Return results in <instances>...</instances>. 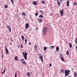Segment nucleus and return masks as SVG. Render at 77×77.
Instances as JSON below:
<instances>
[{"mask_svg":"<svg viewBox=\"0 0 77 77\" xmlns=\"http://www.w3.org/2000/svg\"><path fill=\"white\" fill-rule=\"evenodd\" d=\"M22 54L23 56V57H24V59H25V60H27V53L23 52L22 53Z\"/></svg>","mask_w":77,"mask_h":77,"instance_id":"1","label":"nucleus"},{"mask_svg":"<svg viewBox=\"0 0 77 77\" xmlns=\"http://www.w3.org/2000/svg\"><path fill=\"white\" fill-rule=\"evenodd\" d=\"M65 76L66 77V76H68L69 75V73L70 72V71L69 70H65Z\"/></svg>","mask_w":77,"mask_h":77,"instance_id":"2","label":"nucleus"},{"mask_svg":"<svg viewBox=\"0 0 77 77\" xmlns=\"http://www.w3.org/2000/svg\"><path fill=\"white\" fill-rule=\"evenodd\" d=\"M47 28L45 27L44 29H43V33H44L45 35V36L46 35H45V33L47 32Z\"/></svg>","mask_w":77,"mask_h":77,"instance_id":"3","label":"nucleus"},{"mask_svg":"<svg viewBox=\"0 0 77 77\" xmlns=\"http://www.w3.org/2000/svg\"><path fill=\"white\" fill-rule=\"evenodd\" d=\"M39 58L40 59L42 62H43V56H42L41 54H40V55H39Z\"/></svg>","mask_w":77,"mask_h":77,"instance_id":"4","label":"nucleus"},{"mask_svg":"<svg viewBox=\"0 0 77 77\" xmlns=\"http://www.w3.org/2000/svg\"><path fill=\"white\" fill-rule=\"evenodd\" d=\"M5 49L6 52V54H8L9 53V50L7 49L6 46H5Z\"/></svg>","mask_w":77,"mask_h":77,"instance_id":"5","label":"nucleus"},{"mask_svg":"<svg viewBox=\"0 0 77 77\" xmlns=\"http://www.w3.org/2000/svg\"><path fill=\"white\" fill-rule=\"evenodd\" d=\"M29 27V23H27L25 24V28L26 29H27Z\"/></svg>","mask_w":77,"mask_h":77,"instance_id":"6","label":"nucleus"},{"mask_svg":"<svg viewBox=\"0 0 77 77\" xmlns=\"http://www.w3.org/2000/svg\"><path fill=\"white\" fill-rule=\"evenodd\" d=\"M60 15L61 16H63V9L62 10L60 11Z\"/></svg>","mask_w":77,"mask_h":77,"instance_id":"7","label":"nucleus"},{"mask_svg":"<svg viewBox=\"0 0 77 77\" xmlns=\"http://www.w3.org/2000/svg\"><path fill=\"white\" fill-rule=\"evenodd\" d=\"M22 15L23 17H26V14L24 12H23L22 13Z\"/></svg>","mask_w":77,"mask_h":77,"instance_id":"8","label":"nucleus"},{"mask_svg":"<svg viewBox=\"0 0 77 77\" xmlns=\"http://www.w3.org/2000/svg\"><path fill=\"white\" fill-rule=\"evenodd\" d=\"M6 27L9 29V32H11V29L10 28V26H9L8 25H6Z\"/></svg>","mask_w":77,"mask_h":77,"instance_id":"9","label":"nucleus"},{"mask_svg":"<svg viewBox=\"0 0 77 77\" xmlns=\"http://www.w3.org/2000/svg\"><path fill=\"white\" fill-rule=\"evenodd\" d=\"M38 21L39 23H42V19H38Z\"/></svg>","mask_w":77,"mask_h":77,"instance_id":"10","label":"nucleus"},{"mask_svg":"<svg viewBox=\"0 0 77 77\" xmlns=\"http://www.w3.org/2000/svg\"><path fill=\"white\" fill-rule=\"evenodd\" d=\"M37 2L36 1H34L33 2V5H35V6H36L37 5Z\"/></svg>","mask_w":77,"mask_h":77,"instance_id":"11","label":"nucleus"},{"mask_svg":"<svg viewBox=\"0 0 77 77\" xmlns=\"http://www.w3.org/2000/svg\"><path fill=\"white\" fill-rule=\"evenodd\" d=\"M22 64H24V65H26V62L25 61H24V60L23 62L22 61Z\"/></svg>","mask_w":77,"mask_h":77,"instance_id":"12","label":"nucleus"},{"mask_svg":"<svg viewBox=\"0 0 77 77\" xmlns=\"http://www.w3.org/2000/svg\"><path fill=\"white\" fill-rule=\"evenodd\" d=\"M69 1L68 0H67V4H66V5L67 6H69Z\"/></svg>","mask_w":77,"mask_h":77,"instance_id":"13","label":"nucleus"},{"mask_svg":"<svg viewBox=\"0 0 77 77\" xmlns=\"http://www.w3.org/2000/svg\"><path fill=\"white\" fill-rule=\"evenodd\" d=\"M56 49V51H59V47H57Z\"/></svg>","mask_w":77,"mask_h":77,"instance_id":"14","label":"nucleus"},{"mask_svg":"<svg viewBox=\"0 0 77 77\" xmlns=\"http://www.w3.org/2000/svg\"><path fill=\"white\" fill-rule=\"evenodd\" d=\"M66 54H67V55L68 56H69V51H67L66 53Z\"/></svg>","mask_w":77,"mask_h":77,"instance_id":"15","label":"nucleus"},{"mask_svg":"<svg viewBox=\"0 0 77 77\" xmlns=\"http://www.w3.org/2000/svg\"><path fill=\"white\" fill-rule=\"evenodd\" d=\"M34 49L35 50H36L37 49V45H35L34 46Z\"/></svg>","mask_w":77,"mask_h":77,"instance_id":"16","label":"nucleus"},{"mask_svg":"<svg viewBox=\"0 0 77 77\" xmlns=\"http://www.w3.org/2000/svg\"><path fill=\"white\" fill-rule=\"evenodd\" d=\"M53 48H54V46H51L50 47V49H53Z\"/></svg>","mask_w":77,"mask_h":77,"instance_id":"17","label":"nucleus"},{"mask_svg":"<svg viewBox=\"0 0 77 77\" xmlns=\"http://www.w3.org/2000/svg\"><path fill=\"white\" fill-rule=\"evenodd\" d=\"M75 43L76 44H77V38H76L75 40Z\"/></svg>","mask_w":77,"mask_h":77,"instance_id":"18","label":"nucleus"},{"mask_svg":"<svg viewBox=\"0 0 77 77\" xmlns=\"http://www.w3.org/2000/svg\"><path fill=\"white\" fill-rule=\"evenodd\" d=\"M69 47L70 48H71V47H72V44H71V43H70L69 44Z\"/></svg>","mask_w":77,"mask_h":77,"instance_id":"19","label":"nucleus"},{"mask_svg":"<svg viewBox=\"0 0 77 77\" xmlns=\"http://www.w3.org/2000/svg\"><path fill=\"white\" fill-rule=\"evenodd\" d=\"M74 75L75 77L77 75V73L75 72L74 73Z\"/></svg>","mask_w":77,"mask_h":77,"instance_id":"20","label":"nucleus"},{"mask_svg":"<svg viewBox=\"0 0 77 77\" xmlns=\"http://www.w3.org/2000/svg\"><path fill=\"white\" fill-rule=\"evenodd\" d=\"M14 60H18V57H15L14 58Z\"/></svg>","mask_w":77,"mask_h":77,"instance_id":"21","label":"nucleus"},{"mask_svg":"<svg viewBox=\"0 0 77 77\" xmlns=\"http://www.w3.org/2000/svg\"><path fill=\"white\" fill-rule=\"evenodd\" d=\"M57 4L58 6H60V2H59V1H57Z\"/></svg>","mask_w":77,"mask_h":77,"instance_id":"22","label":"nucleus"},{"mask_svg":"<svg viewBox=\"0 0 77 77\" xmlns=\"http://www.w3.org/2000/svg\"><path fill=\"white\" fill-rule=\"evenodd\" d=\"M5 70H6V69L5 68H4V70L3 72H2V74H3V73H5Z\"/></svg>","mask_w":77,"mask_h":77,"instance_id":"23","label":"nucleus"},{"mask_svg":"<svg viewBox=\"0 0 77 77\" xmlns=\"http://www.w3.org/2000/svg\"><path fill=\"white\" fill-rule=\"evenodd\" d=\"M39 18H43V16L40 15L39 16Z\"/></svg>","mask_w":77,"mask_h":77,"instance_id":"24","label":"nucleus"},{"mask_svg":"<svg viewBox=\"0 0 77 77\" xmlns=\"http://www.w3.org/2000/svg\"><path fill=\"white\" fill-rule=\"evenodd\" d=\"M45 1H42V4H45Z\"/></svg>","mask_w":77,"mask_h":77,"instance_id":"25","label":"nucleus"},{"mask_svg":"<svg viewBox=\"0 0 77 77\" xmlns=\"http://www.w3.org/2000/svg\"><path fill=\"white\" fill-rule=\"evenodd\" d=\"M12 3L13 4H14V0H10Z\"/></svg>","mask_w":77,"mask_h":77,"instance_id":"26","label":"nucleus"},{"mask_svg":"<svg viewBox=\"0 0 77 77\" xmlns=\"http://www.w3.org/2000/svg\"><path fill=\"white\" fill-rule=\"evenodd\" d=\"M21 38L22 40H24V36L23 35L21 36Z\"/></svg>","mask_w":77,"mask_h":77,"instance_id":"27","label":"nucleus"},{"mask_svg":"<svg viewBox=\"0 0 77 77\" xmlns=\"http://www.w3.org/2000/svg\"><path fill=\"white\" fill-rule=\"evenodd\" d=\"M61 60H62V61H63V62L64 61V59H63V57L61 58Z\"/></svg>","mask_w":77,"mask_h":77,"instance_id":"28","label":"nucleus"},{"mask_svg":"<svg viewBox=\"0 0 77 77\" xmlns=\"http://www.w3.org/2000/svg\"><path fill=\"white\" fill-rule=\"evenodd\" d=\"M46 50H47V47H44V51H46Z\"/></svg>","mask_w":77,"mask_h":77,"instance_id":"29","label":"nucleus"},{"mask_svg":"<svg viewBox=\"0 0 77 77\" xmlns=\"http://www.w3.org/2000/svg\"><path fill=\"white\" fill-rule=\"evenodd\" d=\"M5 9H6L7 8H8V5H5Z\"/></svg>","mask_w":77,"mask_h":77,"instance_id":"30","label":"nucleus"},{"mask_svg":"<svg viewBox=\"0 0 77 77\" xmlns=\"http://www.w3.org/2000/svg\"><path fill=\"white\" fill-rule=\"evenodd\" d=\"M27 74L28 76H30V73L29 72H27Z\"/></svg>","mask_w":77,"mask_h":77,"instance_id":"31","label":"nucleus"},{"mask_svg":"<svg viewBox=\"0 0 77 77\" xmlns=\"http://www.w3.org/2000/svg\"><path fill=\"white\" fill-rule=\"evenodd\" d=\"M40 12H41L42 14H43V11L42 10H40L39 11Z\"/></svg>","mask_w":77,"mask_h":77,"instance_id":"32","label":"nucleus"},{"mask_svg":"<svg viewBox=\"0 0 77 77\" xmlns=\"http://www.w3.org/2000/svg\"><path fill=\"white\" fill-rule=\"evenodd\" d=\"M24 60L23 59H21L20 62H21V63H22V62H23Z\"/></svg>","mask_w":77,"mask_h":77,"instance_id":"33","label":"nucleus"},{"mask_svg":"<svg viewBox=\"0 0 77 77\" xmlns=\"http://www.w3.org/2000/svg\"><path fill=\"white\" fill-rule=\"evenodd\" d=\"M74 5H76V6H77V3L75 2H74Z\"/></svg>","mask_w":77,"mask_h":77,"instance_id":"34","label":"nucleus"},{"mask_svg":"<svg viewBox=\"0 0 77 77\" xmlns=\"http://www.w3.org/2000/svg\"><path fill=\"white\" fill-rule=\"evenodd\" d=\"M38 14L37 13H35V16H38Z\"/></svg>","mask_w":77,"mask_h":77,"instance_id":"35","label":"nucleus"},{"mask_svg":"<svg viewBox=\"0 0 77 77\" xmlns=\"http://www.w3.org/2000/svg\"><path fill=\"white\" fill-rule=\"evenodd\" d=\"M27 39H25V43H26V44H27Z\"/></svg>","mask_w":77,"mask_h":77,"instance_id":"36","label":"nucleus"},{"mask_svg":"<svg viewBox=\"0 0 77 77\" xmlns=\"http://www.w3.org/2000/svg\"><path fill=\"white\" fill-rule=\"evenodd\" d=\"M61 72H62V73H63V70L62 69H61Z\"/></svg>","mask_w":77,"mask_h":77,"instance_id":"37","label":"nucleus"},{"mask_svg":"<svg viewBox=\"0 0 77 77\" xmlns=\"http://www.w3.org/2000/svg\"><path fill=\"white\" fill-rule=\"evenodd\" d=\"M14 77H17V73H15V75Z\"/></svg>","mask_w":77,"mask_h":77,"instance_id":"38","label":"nucleus"},{"mask_svg":"<svg viewBox=\"0 0 77 77\" xmlns=\"http://www.w3.org/2000/svg\"><path fill=\"white\" fill-rule=\"evenodd\" d=\"M3 54H2V59H3Z\"/></svg>","mask_w":77,"mask_h":77,"instance_id":"39","label":"nucleus"},{"mask_svg":"<svg viewBox=\"0 0 77 77\" xmlns=\"http://www.w3.org/2000/svg\"><path fill=\"white\" fill-rule=\"evenodd\" d=\"M11 41L12 42H14V40H12V38H11Z\"/></svg>","mask_w":77,"mask_h":77,"instance_id":"40","label":"nucleus"},{"mask_svg":"<svg viewBox=\"0 0 77 77\" xmlns=\"http://www.w3.org/2000/svg\"><path fill=\"white\" fill-rule=\"evenodd\" d=\"M51 65H52V64L51 63V64H50V65H49L50 67H51Z\"/></svg>","mask_w":77,"mask_h":77,"instance_id":"41","label":"nucleus"},{"mask_svg":"<svg viewBox=\"0 0 77 77\" xmlns=\"http://www.w3.org/2000/svg\"><path fill=\"white\" fill-rule=\"evenodd\" d=\"M21 48H23V44H22L21 45Z\"/></svg>","mask_w":77,"mask_h":77,"instance_id":"42","label":"nucleus"},{"mask_svg":"<svg viewBox=\"0 0 77 77\" xmlns=\"http://www.w3.org/2000/svg\"><path fill=\"white\" fill-rule=\"evenodd\" d=\"M36 30H38V27H36Z\"/></svg>","mask_w":77,"mask_h":77,"instance_id":"43","label":"nucleus"},{"mask_svg":"<svg viewBox=\"0 0 77 77\" xmlns=\"http://www.w3.org/2000/svg\"><path fill=\"white\" fill-rule=\"evenodd\" d=\"M75 49H76V50L77 51V46H76Z\"/></svg>","mask_w":77,"mask_h":77,"instance_id":"44","label":"nucleus"},{"mask_svg":"<svg viewBox=\"0 0 77 77\" xmlns=\"http://www.w3.org/2000/svg\"><path fill=\"white\" fill-rule=\"evenodd\" d=\"M29 45H31V43H30V42H29Z\"/></svg>","mask_w":77,"mask_h":77,"instance_id":"45","label":"nucleus"},{"mask_svg":"<svg viewBox=\"0 0 77 77\" xmlns=\"http://www.w3.org/2000/svg\"><path fill=\"white\" fill-rule=\"evenodd\" d=\"M61 1H62V0H60V2H61Z\"/></svg>","mask_w":77,"mask_h":77,"instance_id":"46","label":"nucleus"},{"mask_svg":"<svg viewBox=\"0 0 77 77\" xmlns=\"http://www.w3.org/2000/svg\"><path fill=\"white\" fill-rule=\"evenodd\" d=\"M57 0H54V1H56Z\"/></svg>","mask_w":77,"mask_h":77,"instance_id":"47","label":"nucleus"},{"mask_svg":"<svg viewBox=\"0 0 77 77\" xmlns=\"http://www.w3.org/2000/svg\"><path fill=\"white\" fill-rule=\"evenodd\" d=\"M2 54H3V52H2Z\"/></svg>","mask_w":77,"mask_h":77,"instance_id":"48","label":"nucleus"},{"mask_svg":"<svg viewBox=\"0 0 77 77\" xmlns=\"http://www.w3.org/2000/svg\"><path fill=\"white\" fill-rule=\"evenodd\" d=\"M68 77H71V76H68Z\"/></svg>","mask_w":77,"mask_h":77,"instance_id":"49","label":"nucleus"},{"mask_svg":"<svg viewBox=\"0 0 77 77\" xmlns=\"http://www.w3.org/2000/svg\"><path fill=\"white\" fill-rule=\"evenodd\" d=\"M16 16H17V15H16Z\"/></svg>","mask_w":77,"mask_h":77,"instance_id":"50","label":"nucleus"},{"mask_svg":"<svg viewBox=\"0 0 77 77\" xmlns=\"http://www.w3.org/2000/svg\"><path fill=\"white\" fill-rule=\"evenodd\" d=\"M16 16H17V15H16Z\"/></svg>","mask_w":77,"mask_h":77,"instance_id":"51","label":"nucleus"}]
</instances>
